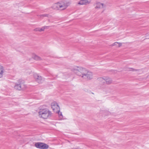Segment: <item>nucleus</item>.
Segmentation results:
<instances>
[{
  "label": "nucleus",
  "mask_w": 149,
  "mask_h": 149,
  "mask_svg": "<svg viewBox=\"0 0 149 149\" xmlns=\"http://www.w3.org/2000/svg\"><path fill=\"white\" fill-rule=\"evenodd\" d=\"M87 70L81 67L75 66L72 69V71H73L77 75L81 76V78L86 72Z\"/></svg>",
  "instance_id": "f257e3e1"
},
{
  "label": "nucleus",
  "mask_w": 149,
  "mask_h": 149,
  "mask_svg": "<svg viewBox=\"0 0 149 149\" xmlns=\"http://www.w3.org/2000/svg\"><path fill=\"white\" fill-rule=\"evenodd\" d=\"M69 3V2H58L55 3L53 6V8L54 9L57 10L59 9V8L61 10H63L68 7Z\"/></svg>",
  "instance_id": "f03ea898"
},
{
  "label": "nucleus",
  "mask_w": 149,
  "mask_h": 149,
  "mask_svg": "<svg viewBox=\"0 0 149 149\" xmlns=\"http://www.w3.org/2000/svg\"><path fill=\"white\" fill-rule=\"evenodd\" d=\"M38 113L40 117L44 119L47 118L52 114L50 111L47 109H40Z\"/></svg>",
  "instance_id": "7ed1b4c3"
},
{
  "label": "nucleus",
  "mask_w": 149,
  "mask_h": 149,
  "mask_svg": "<svg viewBox=\"0 0 149 149\" xmlns=\"http://www.w3.org/2000/svg\"><path fill=\"white\" fill-rule=\"evenodd\" d=\"M35 145L37 148L41 149H47L49 147L47 144L41 142L36 143Z\"/></svg>",
  "instance_id": "20e7f679"
},
{
  "label": "nucleus",
  "mask_w": 149,
  "mask_h": 149,
  "mask_svg": "<svg viewBox=\"0 0 149 149\" xmlns=\"http://www.w3.org/2000/svg\"><path fill=\"white\" fill-rule=\"evenodd\" d=\"M93 73L87 70L86 72L84 75H83L82 77V78H83L84 79H86L87 80H89L92 79L93 78Z\"/></svg>",
  "instance_id": "39448f33"
},
{
  "label": "nucleus",
  "mask_w": 149,
  "mask_h": 149,
  "mask_svg": "<svg viewBox=\"0 0 149 149\" xmlns=\"http://www.w3.org/2000/svg\"><path fill=\"white\" fill-rule=\"evenodd\" d=\"M51 106L52 109L54 112L59 109V107L56 102H52L51 104Z\"/></svg>",
  "instance_id": "423d86ee"
},
{
  "label": "nucleus",
  "mask_w": 149,
  "mask_h": 149,
  "mask_svg": "<svg viewBox=\"0 0 149 149\" xmlns=\"http://www.w3.org/2000/svg\"><path fill=\"white\" fill-rule=\"evenodd\" d=\"M34 77L36 81L38 83L40 84L42 83V80L41 76H40L38 74H34Z\"/></svg>",
  "instance_id": "0eeeda50"
},
{
  "label": "nucleus",
  "mask_w": 149,
  "mask_h": 149,
  "mask_svg": "<svg viewBox=\"0 0 149 149\" xmlns=\"http://www.w3.org/2000/svg\"><path fill=\"white\" fill-rule=\"evenodd\" d=\"M91 2V0H81L78 3V4L80 5H87L90 3Z\"/></svg>",
  "instance_id": "6e6552de"
},
{
  "label": "nucleus",
  "mask_w": 149,
  "mask_h": 149,
  "mask_svg": "<svg viewBox=\"0 0 149 149\" xmlns=\"http://www.w3.org/2000/svg\"><path fill=\"white\" fill-rule=\"evenodd\" d=\"M104 80L105 81L106 84H111L112 81L111 79L108 77H104Z\"/></svg>",
  "instance_id": "1a4fd4ad"
},
{
  "label": "nucleus",
  "mask_w": 149,
  "mask_h": 149,
  "mask_svg": "<svg viewBox=\"0 0 149 149\" xmlns=\"http://www.w3.org/2000/svg\"><path fill=\"white\" fill-rule=\"evenodd\" d=\"M14 88L18 90H21L22 89V85L21 84H16L14 86Z\"/></svg>",
  "instance_id": "9d476101"
},
{
  "label": "nucleus",
  "mask_w": 149,
  "mask_h": 149,
  "mask_svg": "<svg viewBox=\"0 0 149 149\" xmlns=\"http://www.w3.org/2000/svg\"><path fill=\"white\" fill-rule=\"evenodd\" d=\"M96 6L95 8V9H99L103 8V4L99 2H97L96 3Z\"/></svg>",
  "instance_id": "9b49d317"
},
{
  "label": "nucleus",
  "mask_w": 149,
  "mask_h": 149,
  "mask_svg": "<svg viewBox=\"0 0 149 149\" xmlns=\"http://www.w3.org/2000/svg\"><path fill=\"white\" fill-rule=\"evenodd\" d=\"M4 72V69L3 66L0 65V78H2L3 76V74Z\"/></svg>",
  "instance_id": "f8f14e48"
},
{
  "label": "nucleus",
  "mask_w": 149,
  "mask_h": 149,
  "mask_svg": "<svg viewBox=\"0 0 149 149\" xmlns=\"http://www.w3.org/2000/svg\"><path fill=\"white\" fill-rule=\"evenodd\" d=\"M32 58L35 60L39 61L41 60V58L38 56L34 54L32 56Z\"/></svg>",
  "instance_id": "ddd939ff"
},
{
  "label": "nucleus",
  "mask_w": 149,
  "mask_h": 149,
  "mask_svg": "<svg viewBox=\"0 0 149 149\" xmlns=\"http://www.w3.org/2000/svg\"><path fill=\"white\" fill-rule=\"evenodd\" d=\"M55 112L58 114L59 117L60 119H62L63 118V116L62 112H60V109L58 110H57Z\"/></svg>",
  "instance_id": "4468645a"
},
{
  "label": "nucleus",
  "mask_w": 149,
  "mask_h": 149,
  "mask_svg": "<svg viewBox=\"0 0 149 149\" xmlns=\"http://www.w3.org/2000/svg\"><path fill=\"white\" fill-rule=\"evenodd\" d=\"M40 17H51L50 15L49 14H43L40 15H39Z\"/></svg>",
  "instance_id": "2eb2a0df"
},
{
  "label": "nucleus",
  "mask_w": 149,
  "mask_h": 149,
  "mask_svg": "<svg viewBox=\"0 0 149 149\" xmlns=\"http://www.w3.org/2000/svg\"><path fill=\"white\" fill-rule=\"evenodd\" d=\"M129 70H128L130 71H139L140 70L139 69H135L133 68H130Z\"/></svg>",
  "instance_id": "dca6fc26"
},
{
  "label": "nucleus",
  "mask_w": 149,
  "mask_h": 149,
  "mask_svg": "<svg viewBox=\"0 0 149 149\" xmlns=\"http://www.w3.org/2000/svg\"><path fill=\"white\" fill-rule=\"evenodd\" d=\"M44 30H45V28H43V27H42V28H39V31L40 32L44 31Z\"/></svg>",
  "instance_id": "f3484780"
},
{
  "label": "nucleus",
  "mask_w": 149,
  "mask_h": 149,
  "mask_svg": "<svg viewBox=\"0 0 149 149\" xmlns=\"http://www.w3.org/2000/svg\"><path fill=\"white\" fill-rule=\"evenodd\" d=\"M98 80L99 81H103V80H104V77H100L99 78H98Z\"/></svg>",
  "instance_id": "a211bd4d"
},
{
  "label": "nucleus",
  "mask_w": 149,
  "mask_h": 149,
  "mask_svg": "<svg viewBox=\"0 0 149 149\" xmlns=\"http://www.w3.org/2000/svg\"><path fill=\"white\" fill-rule=\"evenodd\" d=\"M118 42H115V43H113L112 45V46H114V45H117V44H118Z\"/></svg>",
  "instance_id": "6ab92c4d"
},
{
  "label": "nucleus",
  "mask_w": 149,
  "mask_h": 149,
  "mask_svg": "<svg viewBox=\"0 0 149 149\" xmlns=\"http://www.w3.org/2000/svg\"><path fill=\"white\" fill-rule=\"evenodd\" d=\"M34 31H39V28H36L34 29Z\"/></svg>",
  "instance_id": "aec40b11"
},
{
  "label": "nucleus",
  "mask_w": 149,
  "mask_h": 149,
  "mask_svg": "<svg viewBox=\"0 0 149 149\" xmlns=\"http://www.w3.org/2000/svg\"><path fill=\"white\" fill-rule=\"evenodd\" d=\"M43 28H45V29H47L49 27V26H43Z\"/></svg>",
  "instance_id": "412c9836"
},
{
  "label": "nucleus",
  "mask_w": 149,
  "mask_h": 149,
  "mask_svg": "<svg viewBox=\"0 0 149 149\" xmlns=\"http://www.w3.org/2000/svg\"><path fill=\"white\" fill-rule=\"evenodd\" d=\"M118 46L119 47H120L122 45V44L118 42Z\"/></svg>",
  "instance_id": "4be33fe9"
}]
</instances>
